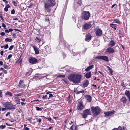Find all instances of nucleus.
I'll use <instances>...</instances> for the list:
<instances>
[{"instance_id": "69168bd1", "label": "nucleus", "mask_w": 130, "mask_h": 130, "mask_svg": "<svg viewBox=\"0 0 130 130\" xmlns=\"http://www.w3.org/2000/svg\"><path fill=\"white\" fill-rule=\"evenodd\" d=\"M116 5V4L113 5L111 7V8H113L114 7H115V6Z\"/></svg>"}, {"instance_id": "6e6552de", "label": "nucleus", "mask_w": 130, "mask_h": 130, "mask_svg": "<svg viewBox=\"0 0 130 130\" xmlns=\"http://www.w3.org/2000/svg\"><path fill=\"white\" fill-rule=\"evenodd\" d=\"M95 33L98 36H101L102 34V30L100 29L96 28L94 30Z\"/></svg>"}, {"instance_id": "a211bd4d", "label": "nucleus", "mask_w": 130, "mask_h": 130, "mask_svg": "<svg viewBox=\"0 0 130 130\" xmlns=\"http://www.w3.org/2000/svg\"><path fill=\"white\" fill-rule=\"evenodd\" d=\"M33 47L35 51V53L37 54H39V50L37 48L34 46H33Z\"/></svg>"}, {"instance_id": "09e8293b", "label": "nucleus", "mask_w": 130, "mask_h": 130, "mask_svg": "<svg viewBox=\"0 0 130 130\" xmlns=\"http://www.w3.org/2000/svg\"><path fill=\"white\" fill-rule=\"evenodd\" d=\"M3 72L5 74H7V71L6 70H3Z\"/></svg>"}, {"instance_id": "ea45409f", "label": "nucleus", "mask_w": 130, "mask_h": 130, "mask_svg": "<svg viewBox=\"0 0 130 130\" xmlns=\"http://www.w3.org/2000/svg\"><path fill=\"white\" fill-rule=\"evenodd\" d=\"M36 110H37L39 111V110H42V109L40 107H36Z\"/></svg>"}, {"instance_id": "49530a36", "label": "nucleus", "mask_w": 130, "mask_h": 130, "mask_svg": "<svg viewBox=\"0 0 130 130\" xmlns=\"http://www.w3.org/2000/svg\"><path fill=\"white\" fill-rule=\"evenodd\" d=\"M121 85L123 87H124L125 86H124V84L123 81L122 82H121Z\"/></svg>"}, {"instance_id": "b1692460", "label": "nucleus", "mask_w": 130, "mask_h": 130, "mask_svg": "<svg viewBox=\"0 0 130 130\" xmlns=\"http://www.w3.org/2000/svg\"><path fill=\"white\" fill-rule=\"evenodd\" d=\"M116 42L113 40L111 41L109 44V45H110L111 46H113L115 44Z\"/></svg>"}, {"instance_id": "5701e85b", "label": "nucleus", "mask_w": 130, "mask_h": 130, "mask_svg": "<svg viewBox=\"0 0 130 130\" xmlns=\"http://www.w3.org/2000/svg\"><path fill=\"white\" fill-rule=\"evenodd\" d=\"M86 98L87 100L89 102H90L91 101V96L89 95H87L86 96Z\"/></svg>"}, {"instance_id": "393cba45", "label": "nucleus", "mask_w": 130, "mask_h": 130, "mask_svg": "<svg viewBox=\"0 0 130 130\" xmlns=\"http://www.w3.org/2000/svg\"><path fill=\"white\" fill-rule=\"evenodd\" d=\"M110 26L112 28H113L115 30H116V27L117 26L116 24H110Z\"/></svg>"}, {"instance_id": "f03ea898", "label": "nucleus", "mask_w": 130, "mask_h": 130, "mask_svg": "<svg viewBox=\"0 0 130 130\" xmlns=\"http://www.w3.org/2000/svg\"><path fill=\"white\" fill-rule=\"evenodd\" d=\"M55 2L54 0H47L44 2V7L45 11L47 12H50V7L54 6Z\"/></svg>"}, {"instance_id": "aec40b11", "label": "nucleus", "mask_w": 130, "mask_h": 130, "mask_svg": "<svg viewBox=\"0 0 130 130\" xmlns=\"http://www.w3.org/2000/svg\"><path fill=\"white\" fill-rule=\"evenodd\" d=\"M93 67V65H91L89 66L85 69V71L86 72H87L90 70L91 69H92Z\"/></svg>"}, {"instance_id": "f704fd0d", "label": "nucleus", "mask_w": 130, "mask_h": 130, "mask_svg": "<svg viewBox=\"0 0 130 130\" xmlns=\"http://www.w3.org/2000/svg\"><path fill=\"white\" fill-rule=\"evenodd\" d=\"M22 93H20L17 94H14V96H21L22 95Z\"/></svg>"}, {"instance_id": "f8f14e48", "label": "nucleus", "mask_w": 130, "mask_h": 130, "mask_svg": "<svg viewBox=\"0 0 130 130\" xmlns=\"http://www.w3.org/2000/svg\"><path fill=\"white\" fill-rule=\"evenodd\" d=\"M124 94L130 101V91L129 90H125Z\"/></svg>"}, {"instance_id": "774afa93", "label": "nucleus", "mask_w": 130, "mask_h": 130, "mask_svg": "<svg viewBox=\"0 0 130 130\" xmlns=\"http://www.w3.org/2000/svg\"><path fill=\"white\" fill-rule=\"evenodd\" d=\"M5 32L6 33H8L9 32V30H8L6 29V30H5Z\"/></svg>"}, {"instance_id": "6e6d98bb", "label": "nucleus", "mask_w": 130, "mask_h": 130, "mask_svg": "<svg viewBox=\"0 0 130 130\" xmlns=\"http://www.w3.org/2000/svg\"><path fill=\"white\" fill-rule=\"evenodd\" d=\"M65 76L64 75H61L60 76V77H62L63 78Z\"/></svg>"}, {"instance_id": "4468645a", "label": "nucleus", "mask_w": 130, "mask_h": 130, "mask_svg": "<svg viewBox=\"0 0 130 130\" xmlns=\"http://www.w3.org/2000/svg\"><path fill=\"white\" fill-rule=\"evenodd\" d=\"M120 101L121 102H123V103H125L127 102V99L125 96H123L120 99Z\"/></svg>"}, {"instance_id": "cd10ccee", "label": "nucleus", "mask_w": 130, "mask_h": 130, "mask_svg": "<svg viewBox=\"0 0 130 130\" xmlns=\"http://www.w3.org/2000/svg\"><path fill=\"white\" fill-rule=\"evenodd\" d=\"M5 41L7 42H11L12 41V39H9V38H6Z\"/></svg>"}, {"instance_id": "a18cd8bd", "label": "nucleus", "mask_w": 130, "mask_h": 130, "mask_svg": "<svg viewBox=\"0 0 130 130\" xmlns=\"http://www.w3.org/2000/svg\"><path fill=\"white\" fill-rule=\"evenodd\" d=\"M8 44H6L5 46H4V48L5 49H6L8 48Z\"/></svg>"}, {"instance_id": "4c0bfd02", "label": "nucleus", "mask_w": 130, "mask_h": 130, "mask_svg": "<svg viewBox=\"0 0 130 130\" xmlns=\"http://www.w3.org/2000/svg\"><path fill=\"white\" fill-rule=\"evenodd\" d=\"M48 99H49V98H52L53 97V95L52 94H49L48 95Z\"/></svg>"}, {"instance_id": "0eeeda50", "label": "nucleus", "mask_w": 130, "mask_h": 130, "mask_svg": "<svg viewBox=\"0 0 130 130\" xmlns=\"http://www.w3.org/2000/svg\"><path fill=\"white\" fill-rule=\"evenodd\" d=\"M96 59H101L106 61H108V57L106 56H99L95 57Z\"/></svg>"}, {"instance_id": "13d9d810", "label": "nucleus", "mask_w": 130, "mask_h": 130, "mask_svg": "<svg viewBox=\"0 0 130 130\" xmlns=\"http://www.w3.org/2000/svg\"><path fill=\"white\" fill-rule=\"evenodd\" d=\"M13 30L11 28L9 29V32H11Z\"/></svg>"}, {"instance_id": "412c9836", "label": "nucleus", "mask_w": 130, "mask_h": 130, "mask_svg": "<svg viewBox=\"0 0 130 130\" xmlns=\"http://www.w3.org/2000/svg\"><path fill=\"white\" fill-rule=\"evenodd\" d=\"M51 17V16H48V15H46L45 16V22H49V19Z\"/></svg>"}, {"instance_id": "680f3d73", "label": "nucleus", "mask_w": 130, "mask_h": 130, "mask_svg": "<svg viewBox=\"0 0 130 130\" xmlns=\"http://www.w3.org/2000/svg\"><path fill=\"white\" fill-rule=\"evenodd\" d=\"M21 105L23 106L25 104L23 102H21Z\"/></svg>"}, {"instance_id": "de8ad7c7", "label": "nucleus", "mask_w": 130, "mask_h": 130, "mask_svg": "<svg viewBox=\"0 0 130 130\" xmlns=\"http://www.w3.org/2000/svg\"><path fill=\"white\" fill-rule=\"evenodd\" d=\"M38 119V120L37 121L39 122V123H40L41 121V119L40 118H39V119Z\"/></svg>"}, {"instance_id": "4be33fe9", "label": "nucleus", "mask_w": 130, "mask_h": 130, "mask_svg": "<svg viewBox=\"0 0 130 130\" xmlns=\"http://www.w3.org/2000/svg\"><path fill=\"white\" fill-rule=\"evenodd\" d=\"M85 76L87 78H90L91 76V72H89L87 73L85 75Z\"/></svg>"}, {"instance_id": "c03bdc74", "label": "nucleus", "mask_w": 130, "mask_h": 130, "mask_svg": "<svg viewBox=\"0 0 130 130\" xmlns=\"http://www.w3.org/2000/svg\"><path fill=\"white\" fill-rule=\"evenodd\" d=\"M84 92V90H83L82 91H79L78 92V93H83Z\"/></svg>"}, {"instance_id": "c9c22d12", "label": "nucleus", "mask_w": 130, "mask_h": 130, "mask_svg": "<svg viewBox=\"0 0 130 130\" xmlns=\"http://www.w3.org/2000/svg\"><path fill=\"white\" fill-rule=\"evenodd\" d=\"M14 47V46L13 45H12L11 46L9 49V50H12V49H13V47Z\"/></svg>"}, {"instance_id": "bf43d9fd", "label": "nucleus", "mask_w": 130, "mask_h": 130, "mask_svg": "<svg viewBox=\"0 0 130 130\" xmlns=\"http://www.w3.org/2000/svg\"><path fill=\"white\" fill-rule=\"evenodd\" d=\"M0 97H2V92H1H1H0Z\"/></svg>"}, {"instance_id": "bb28decb", "label": "nucleus", "mask_w": 130, "mask_h": 130, "mask_svg": "<svg viewBox=\"0 0 130 130\" xmlns=\"http://www.w3.org/2000/svg\"><path fill=\"white\" fill-rule=\"evenodd\" d=\"M113 21L114 22L118 24H120L121 23L120 22L118 19H114L113 20Z\"/></svg>"}, {"instance_id": "338daca9", "label": "nucleus", "mask_w": 130, "mask_h": 130, "mask_svg": "<svg viewBox=\"0 0 130 130\" xmlns=\"http://www.w3.org/2000/svg\"><path fill=\"white\" fill-rule=\"evenodd\" d=\"M52 127H49L48 129H47V130H50L52 128Z\"/></svg>"}, {"instance_id": "6ab92c4d", "label": "nucleus", "mask_w": 130, "mask_h": 130, "mask_svg": "<svg viewBox=\"0 0 130 130\" xmlns=\"http://www.w3.org/2000/svg\"><path fill=\"white\" fill-rule=\"evenodd\" d=\"M89 84V82L88 80H86L83 84V87H87Z\"/></svg>"}, {"instance_id": "7ed1b4c3", "label": "nucleus", "mask_w": 130, "mask_h": 130, "mask_svg": "<svg viewBox=\"0 0 130 130\" xmlns=\"http://www.w3.org/2000/svg\"><path fill=\"white\" fill-rule=\"evenodd\" d=\"M91 109L93 113V115L94 116L99 115L100 112V109L98 107H91Z\"/></svg>"}, {"instance_id": "c85d7f7f", "label": "nucleus", "mask_w": 130, "mask_h": 130, "mask_svg": "<svg viewBox=\"0 0 130 130\" xmlns=\"http://www.w3.org/2000/svg\"><path fill=\"white\" fill-rule=\"evenodd\" d=\"M107 68L108 69V70L109 71V73L111 74L112 75L113 71L109 67L107 66Z\"/></svg>"}, {"instance_id": "603ef678", "label": "nucleus", "mask_w": 130, "mask_h": 130, "mask_svg": "<svg viewBox=\"0 0 130 130\" xmlns=\"http://www.w3.org/2000/svg\"><path fill=\"white\" fill-rule=\"evenodd\" d=\"M24 129L25 130H29V128L27 127H24Z\"/></svg>"}, {"instance_id": "4d7b16f0", "label": "nucleus", "mask_w": 130, "mask_h": 130, "mask_svg": "<svg viewBox=\"0 0 130 130\" xmlns=\"http://www.w3.org/2000/svg\"><path fill=\"white\" fill-rule=\"evenodd\" d=\"M46 119H48L50 121L52 120L51 118H46Z\"/></svg>"}, {"instance_id": "72a5a7b5", "label": "nucleus", "mask_w": 130, "mask_h": 130, "mask_svg": "<svg viewBox=\"0 0 130 130\" xmlns=\"http://www.w3.org/2000/svg\"><path fill=\"white\" fill-rule=\"evenodd\" d=\"M48 95H45L44 96H43L42 97V98L44 99H48Z\"/></svg>"}, {"instance_id": "9b49d317", "label": "nucleus", "mask_w": 130, "mask_h": 130, "mask_svg": "<svg viewBox=\"0 0 130 130\" xmlns=\"http://www.w3.org/2000/svg\"><path fill=\"white\" fill-rule=\"evenodd\" d=\"M29 61L30 63L34 64L37 61V60L34 57H31L29 59Z\"/></svg>"}, {"instance_id": "9d476101", "label": "nucleus", "mask_w": 130, "mask_h": 130, "mask_svg": "<svg viewBox=\"0 0 130 130\" xmlns=\"http://www.w3.org/2000/svg\"><path fill=\"white\" fill-rule=\"evenodd\" d=\"M115 111L114 110L105 112L104 114L105 117L108 116H111L114 114Z\"/></svg>"}, {"instance_id": "2eb2a0df", "label": "nucleus", "mask_w": 130, "mask_h": 130, "mask_svg": "<svg viewBox=\"0 0 130 130\" xmlns=\"http://www.w3.org/2000/svg\"><path fill=\"white\" fill-rule=\"evenodd\" d=\"M91 36L90 35L88 34L86 35V38L85 39V40L86 41H89L91 39Z\"/></svg>"}, {"instance_id": "f3484780", "label": "nucleus", "mask_w": 130, "mask_h": 130, "mask_svg": "<svg viewBox=\"0 0 130 130\" xmlns=\"http://www.w3.org/2000/svg\"><path fill=\"white\" fill-rule=\"evenodd\" d=\"M107 51L108 53H113L115 51L113 48L110 47L108 48L107 49Z\"/></svg>"}, {"instance_id": "dca6fc26", "label": "nucleus", "mask_w": 130, "mask_h": 130, "mask_svg": "<svg viewBox=\"0 0 130 130\" xmlns=\"http://www.w3.org/2000/svg\"><path fill=\"white\" fill-rule=\"evenodd\" d=\"M112 130H126V128L124 127H121L119 126L117 128H115Z\"/></svg>"}, {"instance_id": "1a4fd4ad", "label": "nucleus", "mask_w": 130, "mask_h": 130, "mask_svg": "<svg viewBox=\"0 0 130 130\" xmlns=\"http://www.w3.org/2000/svg\"><path fill=\"white\" fill-rule=\"evenodd\" d=\"M84 106L83 105L82 102H79L77 106V108L79 110H82L84 108Z\"/></svg>"}, {"instance_id": "423d86ee", "label": "nucleus", "mask_w": 130, "mask_h": 130, "mask_svg": "<svg viewBox=\"0 0 130 130\" xmlns=\"http://www.w3.org/2000/svg\"><path fill=\"white\" fill-rule=\"evenodd\" d=\"M90 109H87L84 111L83 113L82 114L83 118H85L87 115L90 114Z\"/></svg>"}, {"instance_id": "ddd939ff", "label": "nucleus", "mask_w": 130, "mask_h": 130, "mask_svg": "<svg viewBox=\"0 0 130 130\" xmlns=\"http://www.w3.org/2000/svg\"><path fill=\"white\" fill-rule=\"evenodd\" d=\"M92 26L91 24L89 23H86L84 25V28L85 29H87L90 28Z\"/></svg>"}, {"instance_id": "20e7f679", "label": "nucleus", "mask_w": 130, "mask_h": 130, "mask_svg": "<svg viewBox=\"0 0 130 130\" xmlns=\"http://www.w3.org/2000/svg\"><path fill=\"white\" fill-rule=\"evenodd\" d=\"M3 105L4 107L8 109L14 110L15 108L11 104L10 102L4 103Z\"/></svg>"}, {"instance_id": "0e129e2a", "label": "nucleus", "mask_w": 130, "mask_h": 130, "mask_svg": "<svg viewBox=\"0 0 130 130\" xmlns=\"http://www.w3.org/2000/svg\"><path fill=\"white\" fill-rule=\"evenodd\" d=\"M6 109L5 108H2V110L3 111H4L5 110H6Z\"/></svg>"}, {"instance_id": "473e14b6", "label": "nucleus", "mask_w": 130, "mask_h": 130, "mask_svg": "<svg viewBox=\"0 0 130 130\" xmlns=\"http://www.w3.org/2000/svg\"><path fill=\"white\" fill-rule=\"evenodd\" d=\"M77 4L79 6H81L82 4V1L81 0H78L77 2Z\"/></svg>"}, {"instance_id": "79ce46f5", "label": "nucleus", "mask_w": 130, "mask_h": 130, "mask_svg": "<svg viewBox=\"0 0 130 130\" xmlns=\"http://www.w3.org/2000/svg\"><path fill=\"white\" fill-rule=\"evenodd\" d=\"M23 82V81L22 80H21L19 82V86L22 87L21 86V84Z\"/></svg>"}, {"instance_id": "a19ab883", "label": "nucleus", "mask_w": 130, "mask_h": 130, "mask_svg": "<svg viewBox=\"0 0 130 130\" xmlns=\"http://www.w3.org/2000/svg\"><path fill=\"white\" fill-rule=\"evenodd\" d=\"M15 10L14 9H13L11 11V13L12 14H13L15 13Z\"/></svg>"}, {"instance_id": "58836bf2", "label": "nucleus", "mask_w": 130, "mask_h": 130, "mask_svg": "<svg viewBox=\"0 0 130 130\" xmlns=\"http://www.w3.org/2000/svg\"><path fill=\"white\" fill-rule=\"evenodd\" d=\"M6 126L5 125H1L0 126V128L1 129H4L5 128Z\"/></svg>"}, {"instance_id": "c756f323", "label": "nucleus", "mask_w": 130, "mask_h": 130, "mask_svg": "<svg viewBox=\"0 0 130 130\" xmlns=\"http://www.w3.org/2000/svg\"><path fill=\"white\" fill-rule=\"evenodd\" d=\"M76 128V126L73 125L70 127V129L72 130H75Z\"/></svg>"}, {"instance_id": "f257e3e1", "label": "nucleus", "mask_w": 130, "mask_h": 130, "mask_svg": "<svg viewBox=\"0 0 130 130\" xmlns=\"http://www.w3.org/2000/svg\"><path fill=\"white\" fill-rule=\"evenodd\" d=\"M68 78L72 82L74 83L77 84L80 81L82 75L80 74H73L69 75Z\"/></svg>"}, {"instance_id": "2f4dec72", "label": "nucleus", "mask_w": 130, "mask_h": 130, "mask_svg": "<svg viewBox=\"0 0 130 130\" xmlns=\"http://www.w3.org/2000/svg\"><path fill=\"white\" fill-rule=\"evenodd\" d=\"M6 95H9L10 96H12L13 95L10 92H7L5 93Z\"/></svg>"}, {"instance_id": "37998d69", "label": "nucleus", "mask_w": 130, "mask_h": 130, "mask_svg": "<svg viewBox=\"0 0 130 130\" xmlns=\"http://www.w3.org/2000/svg\"><path fill=\"white\" fill-rule=\"evenodd\" d=\"M12 56V55L11 54L9 55H8L7 57V59H9Z\"/></svg>"}, {"instance_id": "a878e982", "label": "nucleus", "mask_w": 130, "mask_h": 130, "mask_svg": "<svg viewBox=\"0 0 130 130\" xmlns=\"http://www.w3.org/2000/svg\"><path fill=\"white\" fill-rule=\"evenodd\" d=\"M10 7V6L9 4L7 5L4 8V10L6 11H8V9Z\"/></svg>"}, {"instance_id": "3c124183", "label": "nucleus", "mask_w": 130, "mask_h": 130, "mask_svg": "<svg viewBox=\"0 0 130 130\" xmlns=\"http://www.w3.org/2000/svg\"><path fill=\"white\" fill-rule=\"evenodd\" d=\"M2 27L4 28H5L6 27V26L3 23H2Z\"/></svg>"}, {"instance_id": "7c9ffc66", "label": "nucleus", "mask_w": 130, "mask_h": 130, "mask_svg": "<svg viewBox=\"0 0 130 130\" xmlns=\"http://www.w3.org/2000/svg\"><path fill=\"white\" fill-rule=\"evenodd\" d=\"M35 40L37 43H39L41 41V39L40 38L37 37L35 39Z\"/></svg>"}, {"instance_id": "39448f33", "label": "nucleus", "mask_w": 130, "mask_h": 130, "mask_svg": "<svg viewBox=\"0 0 130 130\" xmlns=\"http://www.w3.org/2000/svg\"><path fill=\"white\" fill-rule=\"evenodd\" d=\"M90 16V14L89 11H83L82 13V18L85 20H88Z\"/></svg>"}, {"instance_id": "052dcab7", "label": "nucleus", "mask_w": 130, "mask_h": 130, "mask_svg": "<svg viewBox=\"0 0 130 130\" xmlns=\"http://www.w3.org/2000/svg\"><path fill=\"white\" fill-rule=\"evenodd\" d=\"M10 114V112H7L6 114V116H7L9 114Z\"/></svg>"}, {"instance_id": "864d4df0", "label": "nucleus", "mask_w": 130, "mask_h": 130, "mask_svg": "<svg viewBox=\"0 0 130 130\" xmlns=\"http://www.w3.org/2000/svg\"><path fill=\"white\" fill-rule=\"evenodd\" d=\"M4 51H1L0 53V54L2 56L3 55Z\"/></svg>"}, {"instance_id": "8fccbe9b", "label": "nucleus", "mask_w": 130, "mask_h": 130, "mask_svg": "<svg viewBox=\"0 0 130 130\" xmlns=\"http://www.w3.org/2000/svg\"><path fill=\"white\" fill-rule=\"evenodd\" d=\"M5 34V33L3 32H2L1 33V35L2 36L4 35Z\"/></svg>"}, {"instance_id": "e433bc0d", "label": "nucleus", "mask_w": 130, "mask_h": 130, "mask_svg": "<svg viewBox=\"0 0 130 130\" xmlns=\"http://www.w3.org/2000/svg\"><path fill=\"white\" fill-rule=\"evenodd\" d=\"M12 3L13 4V5L15 6H17V3L15 1H12Z\"/></svg>"}, {"instance_id": "e2e57ef3", "label": "nucleus", "mask_w": 130, "mask_h": 130, "mask_svg": "<svg viewBox=\"0 0 130 130\" xmlns=\"http://www.w3.org/2000/svg\"><path fill=\"white\" fill-rule=\"evenodd\" d=\"M0 64L2 66L3 65V62L1 61H0Z\"/></svg>"}, {"instance_id": "5fc2aeb1", "label": "nucleus", "mask_w": 130, "mask_h": 130, "mask_svg": "<svg viewBox=\"0 0 130 130\" xmlns=\"http://www.w3.org/2000/svg\"><path fill=\"white\" fill-rule=\"evenodd\" d=\"M3 1L5 2L6 3H8V1L6 0H2Z\"/></svg>"}]
</instances>
